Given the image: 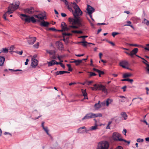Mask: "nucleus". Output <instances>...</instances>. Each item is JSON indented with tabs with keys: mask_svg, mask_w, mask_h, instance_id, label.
<instances>
[{
	"mask_svg": "<svg viewBox=\"0 0 149 149\" xmlns=\"http://www.w3.org/2000/svg\"><path fill=\"white\" fill-rule=\"evenodd\" d=\"M49 24V23L47 22H45L44 20H43L42 22H41L40 25L44 27L48 26V25Z\"/></svg>",
	"mask_w": 149,
	"mask_h": 149,
	"instance_id": "20",
	"label": "nucleus"
},
{
	"mask_svg": "<svg viewBox=\"0 0 149 149\" xmlns=\"http://www.w3.org/2000/svg\"><path fill=\"white\" fill-rule=\"evenodd\" d=\"M119 34V33L116 32H113L112 33V35L113 37H114L115 36Z\"/></svg>",
	"mask_w": 149,
	"mask_h": 149,
	"instance_id": "41",
	"label": "nucleus"
},
{
	"mask_svg": "<svg viewBox=\"0 0 149 149\" xmlns=\"http://www.w3.org/2000/svg\"><path fill=\"white\" fill-rule=\"evenodd\" d=\"M1 52H0V53H1V52H3L5 53H7L8 52V49L5 48H3L1 50Z\"/></svg>",
	"mask_w": 149,
	"mask_h": 149,
	"instance_id": "28",
	"label": "nucleus"
},
{
	"mask_svg": "<svg viewBox=\"0 0 149 149\" xmlns=\"http://www.w3.org/2000/svg\"><path fill=\"white\" fill-rule=\"evenodd\" d=\"M112 139L115 141H121L122 139L121 135L117 132H114L112 136Z\"/></svg>",
	"mask_w": 149,
	"mask_h": 149,
	"instance_id": "6",
	"label": "nucleus"
},
{
	"mask_svg": "<svg viewBox=\"0 0 149 149\" xmlns=\"http://www.w3.org/2000/svg\"><path fill=\"white\" fill-rule=\"evenodd\" d=\"M120 114L122 117L124 118V120H126L127 119L128 116L126 113L125 112H122Z\"/></svg>",
	"mask_w": 149,
	"mask_h": 149,
	"instance_id": "24",
	"label": "nucleus"
},
{
	"mask_svg": "<svg viewBox=\"0 0 149 149\" xmlns=\"http://www.w3.org/2000/svg\"><path fill=\"white\" fill-rule=\"evenodd\" d=\"M106 41L108 42L109 43L111 44L113 46H114L115 45V44L113 42L111 41H109L108 40H106Z\"/></svg>",
	"mask_w": 149,
	"mask_h": 149,
	"instance_id": "43",
	"label": "nucleus"
},
{
	"mask_svg": "<svg viewBox=\"0 0 149 149\" xmlns=\"http://www.w3.org/2000/svg\"><path fill=\"white\" fill-rule=\"evenodd\" d=\"M88 72L90 73V76H96L97 75L94 72Z\"/></svg>",
	"mask_w": 149,
	"mask_h": 149,
	"instance_id": "39",
	"label": "nucleus"
},
{
	"mask_svg": "<svg viewBox=\"0 0 149 149\" xmlns=\"http://www.w3.org/2000/svg\"><path fill=\"white\" fill-rule=\"evenodd\" d=\"M36 38L35 37H29V39L28 40L27 42L29 45H33L36 41Z\"/></svg>",
	"mask_w": 149,
	"mask_h": 149,
	"instance_id": "11",
	"label": "nucleus"
},
{
	"mask_svg": "<svg viewBox=\"0 0 149 149\" xmlns=\"http://www.w3.org/2000/svg\"><path fill=\"white\" fill-rule=\"evenodd\" d=\"M127 81L130 82L131 83H132L133 81V79H130L129 78H127Z\"/></svg>",
	"mask_w": 149,
	"mask_h": 149,
	"instance_id": "53",
	"label": "nucleus"
},
{
	"mask_svg": "<svg viewBox=\"0 0 149 149\" xmlns=\"http://www.w3.org/2000/svg\"><path fill=\"white\" fill-rule=\"evenodd\" d=\"M127 132V130H126L124 129L123 130V133L125 135H126V133Z\"/></svg>",
	"mask_w": 149,
	"mask_h": 149,
	"instance_id": "56",
	"label": "nucleus"
},
{
	"mask_svg": "<svg viewBox=\"0 0 149 149\" xmlns=\"http://www.w3.org/2000/svg\"><path fill=\"white\" fill-rule=\"evenodd\" d=\"M102 114L101 113L95 114L90 112L86 114L85 116L82 118V120H84L88 119L97 117H102Z\"/></svg>",
	"mask_w": 149,
	"mask_h": 149,
	"instance_id": "4",
	"label": "nucleus"
},
{
	"mask_svg": "<svg viewBox=\"0 0 149 149\" xmlns=\"http://www.w3.org/2000/svg\"><path fill=\"white\" fill-rule=\"evenodd\" d=\"M101 105L100 104V101H98L97 103L95 104L94 107L95 110H97L101 107Z\"/></svg>",
	"mask_w": 149,
	"mask_h": 149,
	"instance_id": "18",
	"label": "nucleus"
},
{
	"mask_svg": "<svg viewBox=\"0 0 149 149\" xmlns=\"http://www.w3.org/2000/svg\"><path fill=\"white\" fill-rule=\"evenodd\" d=\"M88 37V36H81L79 37V38H83V40L84 41L85 40V38H87Z\"/></svg>",
	"mask_w": 149,
	"mask_h": 149,
	"instance_id": "44",
	"label": "nucleus"
},
{
	"mask_svg": "<svg viewBox=\"0 0 149 149\" xmlns=\"http://www.w3.org/2000/svg\"><path fill=\"white\" fill-rule=\"evenodd\" d=\"M87 10V13L88 15H91L95 11V9L89 5H88L87 7L86 8Z\"/></svg>",
	"mask_w": 149,
	"mask_h": 149,
	"instance_id": "10",
	"label": "nucleus"
},
{
	"mask_svg": "<svg viewBox=\"0 0 149 149\" xmlns=\"http://www.w3.org/2000/svg\"><path fill=\"white\" fill-rule=\"evenodd\" d=\"M60 65L62 68H63V69L65 68V66L62 63H61Z\"/></svg>",
	"mask_w": 149,
	"mask_h": 149,
	"instance_id": "63",
	"label": "nucleus"
},
{
	"mask_svg": "<svg viewBox=\"0 0 149 149\" xmlns=\"http://www.w3.org/2000/svg\"><path fill=\"white\" fill-rule=\"evenodd\" d=\"M121 141H123L126 143H127L128 144H129L130 143V141H126V140L123 139H122Z\"/></svg>",
	"mask_w": 149,
	"mask_h": 149,
	"instance_id": "48",
	"label": "nucleus"
},
{
	"mask_svg": "<svg viewBox=\"0 0 149 149\" xmlns=\"http://www.w3.org/2000/svg\"><path fill=\"white\" fill-rule=\"evenodd\" d=\"M86 127L85 126H83L80 127L78 129L77 131V132L78 133L80 134H83L84 133V130H82V129H85Z\"/></svg>",
	"mask_w": 149,
	"mask_h": 149,
	"instance_id": "16",
	"label": "nucleus"
},
{
	"mask_svg": "<svg viewBox=\"0 0 149 149\" xmlns=\"http://www.w3.org/2000/svg\"><path fill=\"white\" fill-rule=\"evenodd\" d=\"M131 76L130 74H125L123 75V77L124 78H126L128 77H130Z\"/></svg>",
	"mask_w": 149,
	"mask_h": 149,
	"instance_id": "34",
	"label": "nucleus"
},
{
	"mask_svg": "<svg viewBox=\"0 0 149 149\" xmlns=\"http://www.w3.org/2000/svg\"><path fill=\"white\" fill-rule=\"evenodd\" d=\"M20 16L24 17H25L26 18H27V17H28V15H26L24 14H21Z\"/></svg>",
	"mask_w": 149,
	"mask_h": 149,
	"instance_id": "55",
	"label": "nucleus"
},
{
	"mask_svg": "<svg viewBox=\"0 0 149 149\" xmlns=\"http://www.w3.org/2000/svg\"><path fill=\"white\" fill-rule=\"evenodd\" d=\"M5 60V58L2 56H0V66H3Z\"/></svg>",
	"mask_w": 149,
	"mask_h": 149,
	"instance_id": "21",
	"label": "nucleus"
},
{
	"mask_svg": "<svg viewBox=\"0 0 149 149\" xmlns=\"http://www.w3.org/2000/svg\"><path fill=\"white\" fill-rule=\"evenodd\" d=\"M67 66L68 67V70L69 71H72V68L71 65L69 64H67Z\"/></svg>",
	"mask_w": 149,
	"mask_h": 149,
	"instance_id": "33",
	"label": "nucleus"
},
{
	"mask_svg": "<svg viewBox=\"0 0 149 149\" xmlns=\"http://www.w3.org/2000/svg\"><path fill=\"white\" fill-rule=\"evenodd\" d=\"M67 6V7L68 9L71 12L73 10L72 8H71L70 7L69 5Z\"/></svg>",
	"mask_w": 149,
	"mask_h": 149,
	"instance_id": "47",
	"label": "nucleus"
},
{
	"mask_svg": "<svg viewBox=\"0 0 149 149\" xmlns=\"http://www.w3.org/2000/svg\"><path fill=\"white\" fill-rule=\"evenodd\" d=\"M87 19L88 20L89 22L91 24V25L93 27L94 26V25L93 24L92 22H91L90 19L88 18H87Z\"/></svg>",
	"mask_w": 149,
	"mask_h": 149,
	"instance_id": "49",
	"label": "nucleus"
},
{
	"mask_svg": "<svg viewBox=\"0 0 149 149\" xmlns=\"http://www.w3.org/2000/svg\"><path fill=\"white\" fill-rule=\"evenodd\" d=\"M61 16L63 17H65L66 16H67V15L65 13H61Z\"/></svg>",
	"mask_w": 149,
	"mask_h": 149,
	"instance_id": "52",
	"label": "nucleus"
},
{
	"mask_svg": "<svg viewBox=\"0 0 149 149\" xmlns=\"http://www.w3.org/2000/svg\"><path fill=\"white\" fill-rule=\"evenodd\" d=\"M119 65L124 68H125V66H128L129 65V63L126 61L124 60L120 62Z\"/></svg>",
	"mask_w": 149,
	"mask_h": 149,
	"instance_id": "12",
	"label": "nucleus"
},
{
	"mask_svg": "<svg viewBox=\"0 0 149 149\" xmlns=\"http://www.w3.org/2000/svg\"><path fill=\"white\" fill-rule=\"evenodd\" d=\"M109 144L107 141H104L98 143L96 149H108Z\"/></svg>",
	"mask_w": 149,
	"mask_h": 149,
	"instance_id": "5",
	"label": "nucleus"
},
{
	"mask_svg": "<svg viewBox=\"0 0 149 149\" xmlns=\"http://www.w3.org/2000/svg\"><path fill=\"white\" fill-rule=\"evenodd\" d=\"M128 44L130 46H136V47H137V46H139L137 44Z\"/></svg>",
	"mask_w": 149,
	"mask_h": 149,
	"instance_id": "54",
	"label": "nucleus"
},
{
	"mask_svg": "<svg viewBox=\"0 0 149 149\" xmlns=\"http://www.w3.org/2000/svg\"><path fill=\"white\" fill-rule=\"evenodd\" d=\"M69 27L70 28H72L74 29H77L78 28V27L77 26L75 25H73L70 26Z\"/></svg>",
	"mask_w": 149,
	"mask_h": 149,
	"instance_id": "42",
	"label": "nucleus"
},
{
	"mask_svg": "<svg viewBox=\"0 0 149 149\" xmlns=\"http://www.w3.org/2000/svg\"><path fill=\"white\" fill-rule=\"evenodd\" d=\"M113 101V100L109 98H108L106 100V105L108 107L109 104H111Z\"/></svg>",
	"mask_w": 149,
	"mask_h": 149,
	"instance_id": "22",
	"label": "nucleus"
},
{
	"mask_svg": "<svg viewBox=\"0 0 149 149\" xmlns=\"http://www.w3.org/2000/svg\"><path fill=\"white\" fill-rule=\"evenodd\" d=\"M94 87H91L92 90H100L105 93H107V89L104 86L101 84H95L93 85Z\"/></svg>",
	"mask_w": 149,
	"mask_h": 149,
	"instance_id": "3",
	"label": "nucleus"
},
{
	"mask_svg": "<svg viewBox=\"0 0 149 149\" xmlns=\"http://www.w3.org/2000/svg\"><path fill=\"white\" fill-rule=\"evenodd\" d=\"M15 52L16 53L19 54V55H22V53H23V51L22 50H21V51H14L13 52Z\"/></svg>",
	"mask_w": 149,
	"mask_h": 149,
	"instance_id": "36",
	"label": "nucleus"
},
{
	"mask_svg": "<svg viewBox=\"0 0 149 149\" xmlns=\"http://www.w3.org/2000/svg\"><path fill=\"white\" fill-rule=\"evenodd\" d=\"M49 29L53 31H57V30L54 28H49Z\"/></svg>",
	"mask_w": 149,
	"mask_h": 149,
	"instance_id": "51",
	"label": "nucleus"
},
{
	"mask_svg": "<svg viewBox=\"0 0 149 149\" xmlns=\"http://www.w3.org/2000/svg\"><path fill=\"white\" fill-rule=\"evenodd\" d=\"M45 123V122L44 121H42V124H41V126L42 127V128L43 129L45 127L44 126V124Z\"/></svg>",
	"mask_w": 149,
	"mask_h": 149,
	"instance_id": "60",
	"label": "nucleus"
},
{
	"mask_svg": "<svg viewBox=\"0 0 149 149\" xmlns=\"http://www.w3.org/2000/svg\"><path fill=\"white\" fill-rule=\"evenodd\" d=\"M72 13L74 17H79V16H81L82 14V12L80 10H80L78 9H76L74 10V11L73 10L72 11Z\"/></svg>",
	"mask_w": 149,
	"mask_h": 149,
	"instance_id": "9",
	"label": "nucleus"
},
{
	"mask_svg": "<svg viewBox=\"0 0 149 149\" xmlns=\"http://www.w3.org/2000/svg\"><path fill=\"white\" fill-rule=\"evenodd\" d=\"M56 44L58 49L61 50L63 49L64 48L63 45L61 42L60 41H57L56 42Z\"/></svg>",
	"mask_w": 149,
	"mask_h": 149,
	"instance_id": "13",
	"label": "nucleus"
},
{
	"mask_svg": "<svg viewBox=\"0 0 149 149\" xmlns=\"http://www.w3.org/2000/svg\"><path fill=\"white\" fill-rule=\"evenodd\" d=\"M64 3H65V4L66 5V6L69 5L68 4V2L66 0L65 1Z\"/></svg>",
	"mask_w": 149,
	"mask_h": 149,
	"instance_id": "62",
	"label": "nucleus"
},
{
	"mask_svg": "<svg viewBox=\"0 0 149 149\" xmlns=\"http://www.w3.org/2000/svg\"><path fill=\"white\" fill-rule=\"evenodd\" d=\"M67 6V7L68 9L71 12L73 10L72 8H71L70 7L69 5Z\"/></svg>",
	"mask_w": 149,
	"mask_h": 149,
	"instance_id": "46",
	"label": "nucleus"
},
{
	"mask_svg": "<svg viewBox=\"0 0 149 149\" xmlns=\"http://www.w3.org/2000/svg\"><path fill=\"white\" fill-rule=\"evenodd\" d=\"M87 43H88V42L85 41H82L79 42H78V43H77L79 44H80V43H82V45L84 47H86L87 46Z\"/></svg>",
	"mask_w": 149,
	"mask_h": 149,
	"instance_id": "25",
	"label": "nucleus"
},
{
	"mask_svg": "<svg viewBox=\"0 0 149 149\" xmlns=\"http://www.w3.org/2000/svg\"><path fill=\"white\" fill-rule=\"evenodd\" d=\"M72 32L77 33H82L83 32L81 31L73 30L72 31Z\"/></svg>",
	"mask_w": 149,
	"mask_h": 149,
	"instance_id": "31",
	"label": "nucleus"
},
{
	"mask_svg": "<svg viewBox=\"0 0 149 149\" xmlns=\"http://www.w3.org/2000/svg\"><path fill=\"white\" fill-rule=\"evenodd\" d=\"M73 7L74 9V10L78 9H79V10H80V9L77 4H76L75 5H74L73 6Z\"/></svg>",
	"mask_w": 149,
	"mask_h": 149,
	"instance_id": "32",
	"label": "nucleus"
},
{
	"mask_svg": "<svg viewBox=\"0 0 149 149\" xmlns=\"http://www.w3.org/2000/svg\"><path fill=\"white\" fill-rule=\"evenodd\" d=\"M116 149H123L122 147L121 146H118Z\"/></svg>",
	"mask_w": 149,
	"mask_h": 149,
	"instance_id": "64",
	"label": "nucleus"
},
{
	"mask_svg": "<svg viewBox=\"0 0 149 149\" xmlns=\"http://www.w3.org/2000/svg\"><path fill=\"white\" fill-rule=\"evenodd\" d=\"M34 16L38 19L37 21H38L46 19L45 18V17H46L45 15L42 12H40L39 14L38 15H34ZM24 20L26 22L30 23L31 22H32L33 23L36 22L37 21L33 16L29 15H28L27 18H25L24 19Z\"/></svg>",
	"mask_w": 149,
	"mask_h": 149,
	"instance_id": "1",
	"label": "nucleus"
},
{
	"mask_svg": "<svg viewBox=\"0 0 149 149\" xmlns=\"http://www.w3.org/2000/svg\"><path fill=\"white\" fill-rule=\"evenodd\" d=\"M76 84V82H72L69 84V86H71L72 85L75 84Z\"/></svg>",
	"mask_w": 149,
	"mask_h": 149,
	"instance_id": "61",
	"label": "nucleus"
},
{
	"mask_svg": "<svg viewBox=\"0 0 149 149\" xmlns=\"http://www.w3.org/2000/svg\"><path fill=\"white\" fill-rule=\"evenodd\" d=\"M61 27L62 29L64 30V31L68 30L70 28L67 27L66 24L64 22H62L61 24Z\"/></svg>",
	"mask_w": 149,
	"mask_h": 149,
	"instance_id": "15",
	"label": "nucleus"
},
{
	"mask_svg": "<svg viewBox=\"0 0 149 149\" xmlns=\"http://www.w3.org/2000/svg\"><path fill=\"white\" fill-rule=\"evenodd\" d=\"M31 61L32 62L31 63V66L32 68H35L38 65V61L36 59L34 58H32Z\"/></svg>",
	"mask_w": 149,
	"mask_h": 149,
	"instance_id": "14",
	"label": "nucleus"
},
{
	"mask_svg": "<svg viewBox=\"0 0 149 149\" xmlns=\"http://www.w3.org/2000/svg\"><path fill=\"white\" fill-rule=\"evenodd\" d=\"M64 74V71H57L55 72V74L56 75H57L59 74Z\"/></svg>",
	"mask_w": 149,
	"mask_h": 149,
	"instance_id": "30",
	"label": "nucleus"
},
{
	"mask_svg": "<svg viewBox=\"0 0 149 149\" xmlns=\"http://www.w3.org/2000/svg\"><path fill=\"white\" fill-rule=\"evenodd\" d=\"M82 60H74L73 61L70 62L71 63H75L76 65H79L80 63H81Z\"/></svg>",
	"mask_w": 149,
	"mask_h": 149,
	"instance_id": "19",
	"label": "nucleus"
},
{
	"mask_svg": "<svg viewBox=\"0 0 149 149\" xmlns=\"http://www.w3.org/2000/svg\"><path fill=\"white\" fill-rule=\"evenodd\" d=\"M39 44V42H38L36 44H35L34 45L33 47H34L35 48H37V49L38 48Z\"/></svg>",
	"mask_w": 149,
	"mask_h": 149,
	"instance_id": "37",
	"label": "nucleus"
},
{
	"mask_svg": "<svg viewBox=\"0 0 149 149\" xmlns=\"http://www.w3.org/2000/svg\"><path fill=\"white\" fill-rule=\"evenodd\" d=\"M84 54H76L75 55L76 56H78V57H80V56H84Z\"/></svg>",
	"mask_w": 149,
	"mask_h": 149,
	"instance_id": "58",
	"label": "nucleus"
},
{
	"mask_svg": "<svg viewBox=\"0 0 149 149\" xmlns=\"http://www.w3.org/2000/svg\"><path fill=\"white\" fill-rule=\"evenodd\" d=\"M82 93L83 94V95L84 97V99H88V97H87V94L86 92V90H81Z\"/></svg>",
	"mask_w": 149,
	"mask_h": 149,
	"instance_id": "23",
	"label": "nucleus"
},
{
	"mask_svg": "<svg viewBox=\"0 0 149 149\" xmlns=\"http://www.w3.org/2000/svg\"><path fill=\"white\" fill-rule=\"evenodd\" d=\"M75 19L71 17L68 18V21L72 25L78 23L79 22V17H74Z\"/></svg>",
	"mask_w": 149,
	"mask_h": 149,
	"instance_id": "8",
	"label": "nucleus"
},
{
	"mask_svg": "<svg viewBox=\"0 0 149 149\" xmlns=\"http://www.w3.org/2000/svg\"><path fill=\"white\" fill-rule=\"evenodd\" d=\"M100 104L101 105V107L104 106L106 104V101H104L103 102H101L100 103Z\"/></svg>",
	"mask_w": 149,
	"mask_h": 149,
	"instance_id": "40",
	"label": "nucleus"
},
{
	"mask_svg": "<svg viewBox=\"0 0 149 149\" xmlns=\"http://www.w3.org/2000/svg\"><path fill=\"white\" fill-rule=\"evenodd\" d=\"M98 73H99V76L100 77H101V75L103 74L104 73V72L102 71H101L100 70H99V71Z\"/></svg>",
	"mask_w": 149,
	"mask_h": 149,
	"instance_id": "35",
	"label": "nucleus"
},
{
	"mask_svg": "<svg viewBox=\"0 0 149 149\" xmlns=\"http://www.w3.org/2000/svg\"><path fill=\"white\" fill-rule=\"evenodd\" d=\"M8 134L10 135L11 136H12V134H11L9 132H5L4 133V134L5 135H7Z\"/></svg>",
	"mask_w": 149,
	"mask_h": 149,
	"instance_id": "57",
	"label": "nucleus"
},
{
	"mask_svg": "<svg viewBox=\"0 0 149 149\" xmlns=\"http://www.w3.org/2000/svg\"><path fill=\"white\" fill-rule=\"evenodd\" d=\"M43 129L46 132V133L48 135L50 136H51V135L49 133V130L47 127H46L44 128Z\"/></svg>",
	"mask_w": 149,
	"mask_h": 149,
	"instance_id": "29",
	"label": "nucleus"
},
{
	"mask_svg": "<svg viewBox=\"0 0 149 149\" xmlns=\"http://www.w3.org/2000/svg\"><path fill=\"white\" fill-rule=\"evenodd\" d=\"M55 60H52V61L48 62V66L49 67L55 65Z\"/></svg>",
	"mask_w": 149,
	"mask_h": 149,
	"instance_id": "27",
	"label": "nucleus"
},
{
	"mask_svg": "<svg viewBox=\"0 0 149 149\" xmlns=\"http://www.w3.org/2000/svg\"><path fill=\"white\" fill-rule=\"evenodd\" d=\"M144 140L142 139L139 138L137 139L136 141L138 142H142Z\"/></svg>",
	"mask_w": 149,
	"mask_h": 149,
	"instance_id": "38",
	"label": "nucleus"
},
{
	"mask_svg": "<svg viewBox=\"0 0 149 149\" xmlns=\"http://www.w3.org/2000/svg\"><path fill=\"white\" fill-rule=\"evenodd\" d=\"M146 21V22L145 23L147 25L149 26V21H148L145 18L144 19V21Z\"/></svg>",
	"mask_w": 149,
	"mask_h": 149,
	"instance_id": "45",
	"label": "nucleus"
},
{
	"mask_svg": "<svg viewBox=\"0 0 149 149\" xmlns=\"http://www.w3.org/2000/svg\"><path fill=\"white\" fill-rule=\"evenodd\" d=\"M24 12L25 13L29 14H32L35 12H38V11L35 10L33 7H31L28 8L24 9L23 10Z\"/></svg>",
	"mask_w": 149,
	"mask_h": 149,
	"instance_id": "7",
	"label": "nucleus"
},
{
	"mask_svg": "<svg viewBox=\"0 0 149 149\" xmlns=\"http://www.w3.org/2000/svg\"><path fill=\"white\" fill-rule=\"evenodd\" d=\"M83 130L84 131V133L86 132V133H87L88 132L91 131L90 128H89V129H85V130Z\"/></svg>",
	"mask_w": 149,
	"mask_h": 149,
	"instance_id": "50",
	"label": "nucleus"
},
{
	"mask_svg": "<svg viewBox=\"0 0 149 149\" xmlns=\"http://www.w3.org/2000/svg\"><path fill=\"white\" fill-rule=\"evenodd\" d=\"M19 1H17L15 2L14 5L13 3L10 4L8 8V10L3 15V17L4 19L5 20H7V19L6 18V16L7 15L12 13L13 11L17 9L19 6Z\"/></svg>",
	"mask_w": 149,
	"mask_h": 149,
	"instance_id": "2",
	"label": "nucleus"
},
{
	"mask_svg": "<svg viewBox=\"0 0 149 149\" xmlns=\"http://www.w3.org/2000/svg\"><path fill=\"white\" fill-rule=\"evenodd\" d=\"M90 65L91 66L94 67V65H93V60L92 59H91V63L90 64Z\"/></svg>",
	"mask_w": 149,
	"mask_h": 149,
	"instance_id": "59",
	"label": "nucleus"
},
{
	"mask_svg": "<svg viewBox=\"0 0 149 149\" xmlns=\"http://www.w3.org/2000/svg\"><path fill=\"white\" fill-rule=\"evenodd\" d=\"M97 126L98 125L96 123H95L94 126H91L90 127L91 131L96 130L97 128Z\"/></svg>",
	"mask_w": 149,
	"mask_h": 149,
	"instance_id": "26",
	"label": "nucleus"
},
{
	"mask_svg": "<svg viewBox=\"0 0 149 149\" xmlns=\"http://www.w3.org/2000/svg\"><path fill=\"white\" fill-rule=\"evenodd\" d=\"M138 49L135 48L132 50L130 52V56H132L136 54L138 52Z\"/></svg>",
	"mask_w": 149,
	"mask_h": 149,
	"instance_id": "17",
	"label": "nucleus"
}]
</instances>
